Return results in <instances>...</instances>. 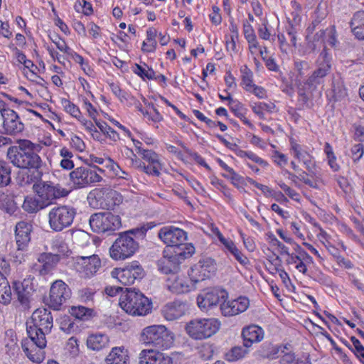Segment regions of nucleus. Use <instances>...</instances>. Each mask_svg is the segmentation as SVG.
Returning a JSON list of instances; mask_svg holds the SVG:
<instances>
[{
    "label": "nucleus",
    "instance_id": "nucleus-24",
    "mask_svg": "<svg viewBox=\"0 0 364 364\" xmlns=\"http://www.w3.org/2000/svg\"><path fill=\"white\" fill-rule=\"evenodd\" d=\"M39 264H36V269L41 275H46L50 273L60 261L58 254L43 253L38 259Z\"/></svg>",
    "mask_w": 364,
    "mask_h": 364
},
{
    "label": "nucleus",
    "instance_id": "nucleus-50",
    "mask_svg": "<svg viewBox=\"0 0 364 364\" xmlns=\"http://www.w3.org/2000/svg\"><path fill=\"white\" fill-rule=\"evenodd\" d=\"M276 246V250L280 254V255H277L274 260H278L279 262H282L283 260H284L289 262L290 255L288 252V248L283 244H282L279 241H278L276 238H274V247Z\"/></svg>",
    "mask_w": 364,
    "mask_h": 364
},
{
    "label": "nucleus",
    "instance_id": "nucleus-54",
    "mask_svg": "<svg viewBox=\"0 0 364 364\" xmlns=\"http://www.w3.org/2000/svg\"><path fill=\"white\" fill-rule=\"evenodd\" d=\"M134 73L143 79L147 78L148 80H154V78H155V72L149 67L148 69L146 70L142 66L136 64Z\"/></svg>",
    "mask_w": 364,
    "mask_h": 364
},
{
    "label": "nucleus",
    "instance_id": "nucleus-46",
    "mask_svg": "<svg viewBox=\"0 0 364 364\" xmlns=\"http://www.w3.org/2000/svg\"><path fill=\"white\" fill-rule=\"evenodd\" d=\"M23 208L28 213H36L43 208V205L41 204L38 200L32 197H26L24 199Z\"/></svg>",
    "mask_w": 364,
    "mask_h": 364
},
{
    "label": "nucleus",
    "instance_id": "nucleus-3",
    "mask_svg": "<svg viewBox=\"0 0 364 364\" xmlns=\"http://www.w3.org/2000/svg\"><path fill=\"white\" fill-rule=\"evenodd\" d=\"M127 292L119 299L120 307L132 316H144L149 313L151 303L147 297L139 291L125 289Z\"/></svg>",
    "mask_w": 364,
    "mask_h": 364
},
{
    "label": "nucleus",
    "instance_id": "nucleus-14",
    "mask_svg": "<svg viewBox=\"0 0 364 364\" xmlns=\"http://www.w3.org/2000/svg\"><path fill=\"white\" fill-rule=\"evenodd\" d=\"M70 178L77 188H84L92 183H100L103 181L96 170L89 167H77L70 173Z\"/></svg>",
    "mask_w": 364,
    "mask_h": 364
},
{
    "label": "nucleus",
    "instance_id": "nucleus-7",
    "mask_svg": "<svg viewBox=\"0 0 364 364\" xmlns=\"http://www.w3.org/2000/svg\"><path fill=\"white\" fill-rule=\"evenodd\" d=\"M75 215L76 210L73 207L55 206L48 213L49 227L55 232H60L72 225Z\"/></svg>",
    "mask_w": 364,
    "mask_h": 364
},
{
    "label": "nucleus",
    "instance_id": "nucleus-22",
    "mask_svg": "<svg viewBox=\"0 0 364 364\" xmlns=\"http://www.w3.org/2000/svg\"><path fill=\"white\" fill-rule=\"evenodd\" d=\"M226 299L220 304V310L225 316H232L245 311L249 306L250 302L246 297H239L237 299L226 301Z\"/></svg>",
    "mask_w": 364,
    "mask_h": 364
},
{
    "label": "nucleus",
    "instance_id": "nucleus-39",
    "mask_svg": "<svg viewBox=\"0 0 364 364\" xmlns=\"http://www.w3.org/2000/svg\"><path fill=\"white\" fill-rule=\"evenodd\" d=\"M245 346H235L225 354V359L229 362H235L243 358L249 352Z\"/></svg>",
    "mask_w": 364,
    "mask_h": 364
},
{
    "label": "nucleus",
    "instance_id": "nucleus-58",
    "mask_svg": "<svg viewBox=\"0 0 364 364\" xmlns=\"http://www.w3.org/2000/svg\"><path fill=\"white\" fill-rule=\"evenodd\" d=\"M70 145L78 151H83L85 149V144L83 140L77 135H73L70 138Z\"/></svg>",
    "mask_w": 364,
    "mask_h": 364
},
{
    "label": "nucleus",
    "instance_id": "nucleus-34",
    "mask_svg": "<svg viewBox=\"0 0 364 364\" xmlns=\"http://www.w3.org/2000/svg\"><path fill=\"white\" fill-rule=\"evenodd\" d=\"M109 343L107 336L102 333L91 334L87 338V346L92 350H100Z\"/></svg>",
    "mask_w": 364,
    "mask_h": 364
},
{
    "label": "nucleus",
    "instance_id": "nucleus-37",
    "mask_svg": "<svg viewBox=\"0 0 364 364\" xmlns=\"http://www.w3.org/2000/svg\"><path fill=\"white\" fill-rule=\"evenodd\" d=\"M159 352V350L152 348L141 350L138 357V364H155Z\"/></svg>",
    "mask_w": 364,
    "mask_h": 364
},
{
    "label": "nucleus",
    "instance_id": "nucleus-31",
    "mask_svg": "<svg viewBox=\"0 0 364 364\" xmlns=\"http://www.w3.org/2000/svg\"><path fill=\"white\" fill-rule=\"evenodd\" d=\"M297 173L298 174H295L287 171L288 178L290 179L295 185H297L298 181H301L312 188H319V178H311L310 174H308V172L304 170H300V172Z\"/></svg>",
    "mask_w": 364,
    "mask_h": 364
},
{
    "label": "nucleus",
    "instance_id": "nucleus-52",
    "mask_svg": "<svg viewBox=\"0 0 364 364\" xmlns=\"http://www.w3.org/2000/svg\"><path fill=\"white\" fill-rule=\"evenodd\" d=\"M106 168L109 169V171L112 173V175L113 176L119 177L120 178L129 181L128 177H126L120 174V172H122V168L117 163H115L110 158L107 159Z\"/></svg>",
    "mask_w": 364,
    "mask_h": 364
},
{
    "label": "nucleus",
    "instance_id": "nucleus-5",
    "mask_svg": "<svg viewBox=\"0 0 364 364\" xmlns=\"http://www.w3.org/2000/svg\"><path fill=\"white\" fill-rule=\"evenodd\" d=\"M186 250L171 251V249H165L164 256L157 262L158 269L162 273L170 274L178 273L179 265L185 259L188 258L195 252L193 245L186 247Z\"/></svg>",
    "mask_w": 364,
    "mask_h": 364
},
{
    "label": "nucleus",
    "instance_id": "nucleus-59",
    "mask_svg": "<svg viewBox=\"0 0 364 364\" xmlns=\"http://www.w3.org/2000/svg\"><path fill=\"white\" fill-rule=\"evenodd\" d=\"M294 67L295 70L298 73V75L302 77L306 73V71L309 70V65L308 62L305 60H296L294 62Z\"/></svg>",
    "mask_w": 364,
    "mask_h": 364
},
{
    "label": "nucleus",
    "instance_id": "nucleus-48",
    "mask_svg": "<svg viewBox=\"0 0 364 364\" xmlns=\"http://www.w3.org/2000/svg\"><path fill=\"white\" fill-rule=\"evenodd\" d=\"M95 290L91 287H85L80 289L77 292L78 299L85 304H90L93 302Z\"/></svg>",
    "mask_w": 364,
    "mask_h": 364
},
{
    "label": "nucleus",
    "instance_id": "nucleus-11",
    "mask_svg": "<svg viewBox=\"0 0 364 364\" xmlns=\"http://www.w3.org/2000/svg\"><path fill=\"white\" fill-rule=\"evenodd\" d=\"M159 237L167 245L166 249H171V251L186 250V247L192 245L184 242L187 239L186 232L178 228L173 226H166L159 232Z\"/></svg>",
    "mask_w": 364,
    "mask_h": 364
},
{
    "label": "nucleus",
    "instance_id": "nucleus-16",
    "mask_svg": "<svg viewBox=\"0 0 364 364\" xmlns=\"http://www.w3.org/2000/svg\"><path fill=\"white\" fill-rule=\"evenodd\" d=\"M5 103L0 100V112L3 119V129L7 134L15 135L24 129L19 116L11 109L4 108Z\"/></svg>",
    "mask_w": 364,
    "mask_h": 364
},
{
    "label": "nucleus",
    "instance_id": "nucleus-15",
    "mask_svg": "<svg viewBox=\"0 0 364 364\" xmlns=\"http://www.w3.org/2000/svg\"><path fill=\"white\" fill-rule=\"evenodd\" d=\"M34 191L43 200L48 201L60 197L66 196L69 191L62 188L59 184L54 185L49 181H39L33 186Z\"/></svg>",
    "mask_w": 364,
    "mask_h": 364
},
{
    "label": "nucleus",
    "instance_id": "nucleus-64",
    "mask_svg": "<svg viewBox=\"0 0 364 364\" xmlns=\"http://www.w3.org/2000/svg\"><path fill=\"white\" fill-rule=\"evenodd\" d=\"M112 92L121 101L127 100V93L122 90L121 88L116 84L112 83L110 85Z\"/></svg>",
    "mask_w": 364,
    "mask_h": 364
},
{
    "label": "nucleus",
    "instance_id": "nucleus-21",
    "mask_svg": "<svg viewBox=\"0 0 364 364\" xmlns=\"http://www.w3.org/2000/svg\"><path fill=\"white\" fill-rule=\"evenodd\" d=\"M33 230L32 224L27 221H20L15 227V240L18 250H25L31 241V233Z\"/></svg>",
    "mask_w": 364,
    "mask_h": 364
},
{
    "label": "nucleus",
    "instance_id": "nucleus-47",
    "mask_svg": "<svg viewBox=\"0 0 364 364\" xmlns=\"http://www.w3.org/2000/svg\"><path fill=\"white\" fill-rule=\"evenodd\" d=\"M61 105L65 112L69 113L73 117L80 120V118H82V114L78 107L65 98L61 100Z\"/></svg>",
    "mask_w": 364,
    "mask_h": 364
},
{
    "label": "nucleus",
    "instance_id": "nucleus-62",
    "mask_svg": "<svg viewBox=\"0 0 364 364\" xmlns=\"http://www.w3.org/2000/svg\"><path fill=\"white\" fill-rule=\"evenodd\" d=\"M274 162L281 168H284L288 164V157L284 154L274 151Z\"/></svg>",
    "mask_w": 364,
    "mask_h": 364
},
{
    "label": "nucleus",
    "instance_id": "nucleus-10",
    "mask_svg": "<svg viewBox=\"0 0 364 364\" xmlns=\"http://www.w3.org/2000/svg\"><path fill=\"white\" fill-rule=\"evenodd\" d=\"M133 231L119 235L109 248L110 257L114 260L125 259L134 254L138 243L131 236Z\"/></svg>",
    "mask_w": 364,
    "mask_h": 364
},
{
    "label": "nucleus",
    "instance_id": "nucleus-35",
    "mask_svg": "<svg viewBox=\"0 0 364 364\" xmlns=\"http://www.w3.org/2000/svg\"><path fill=\"white\" fill-rule=\"evenodd\" d=\"M11 289L6 277L0 276V303L9 304L11 301Z\"/></svg>",
    "mask_w": 364,
    "mask_h": 364
},
{
    "label": "nucleus",
    "instance_id": "nucleus-42",
    "mask_svg": "<svg viewBox=\"0 0 364 364\" xmlns=\"http://www.w3.org/2000/svg\"><path fill=\"white\" fill-rule=\"evenodd\" d=\"M243 33L245 38L249 43V49L253 52V48H257V41L255 31L248 22L243 23Z\"/></svg>",
    "mask_w": 364,
    "mask_h": 364
},
{
    "label": "nucleus",
    "instance_id": "nucleus-44",
    "mask_svg": "<svg viewBox=\"0 0 364 364\" xmlns=\"http://www.w3.org/2000/svg\"><path fill=\"white\" fill-rule=\"evenodd\" d=\"M11 181V168L4 161L0 160V188L7 186Z\"/></svg>",
    "mask_w": 364,
    "mask_h": 364
},
{
    "label": "nucleus",
    "instance_id": "nucleus-18",
    "mask_svg": "<svg viewBox=\"0 0 364 364\" xmlns=\"http://www.w3.org/2000/svg\"><path fill=\"white\" fill-rule=\"evenodd\" d=\"M101 262L99 257L93 255L87 257H77L75 269L81 277L90 278L99 270Z\"/></svg>",
    "mask_w": 364,
    "mask_h": 364
},
{
    "label": "nucleus",
    "instance_id": "nucleus-43",
    "mask_svg": "<svg viewBox=\"0 0 364 364\" xmlns=\"http://www.w3.org/2000/svg\"><path fill=\"white\" fill-rule=\"evenodd\" d=\"M60 156L63 158L60 161V166L66 170H71L74 167V162L72 160L73 154L68 148L63 147L60 151Z\"/></svg>",
    "mask_w": 364,
    "mask_h": 364
},
{
    "label": "nucleus",
    "instance_id": "nucleus-55",
    "mask_svg": "<svg viewBox=\"0 0 364 364\" xmlns=\"http://www.w3.org/2000/svg\"><path fill=\"white\" fill-rule=\"evenodd\" d=\"M350 340L353 343V347H350V349L355 353V355L360 359L364 361V347L358 339L355 337L352 336Z\"/></svg>",
    "mask_w": 364,
    "mask_h": 364
},
{
    "label": "nucleus",
    "instance_id": "nucleus-17",
    "mask_svg": "<svg viewBox=\"0 0 364 364\" xmlns=\"http://www.w3.org/2000/svg\"><path fill=\"white\" fill-rule=\"evenodd\" d=\"M71 296V290L62 280H56L50 289L47 304L54 310H59L62 304Z\"/></svg>",
    "mask_w": 364,
    "mask_h": 364
},
{
    "label": "nucleus",
    "instance_id": "nucleus-27",
    "mask_svg": "<svg viewBox=\"0 0 364 364\" xmlns=\"http://www.w3.org/2000/svg\"><path fill=\"white\" fill-rule=\"evenodd\" d=\"M243 344L245 348L252 346L254 343L261 341L264 338V332L262 328L256 325H251L244 328L242 332Z\"/></svg>",
    "mask_w": 364,
    "mask_h": 364
},
{
    "label": "nucleus",
    "instance_id": "nucleus-20",
    "mask_svg": "<svg viewBox=\"0 0 364 364\" xmlns=\"http://www.w3.org/2000/svg\"><path fill=\"white\" fill-rule=\"evenodd\" d=\"M215 269L214 259L210 257L203 258L191 267L190 276L195 282L203 281L210 277Z\"/></svg>",
    "mask_w": 364,
    "mask_h": 364
},
{
    "label": "nucleus",
    "instance_id": "nucleus-61",
    "mask_svg": "<svg viewBox=\"0 0 364 364\" xmlns=\"http://www.w3.org/2000/svg\"><path fill=\"white\" fill-rule=\"evenodd\" d=\"M259 53L262 58L266 62V66L269 70H273V58L271 56H268V50L267 47L264 46L260 48Z\"/></svg>",
    "mask_w": 364,
    "mask_h": 364
},
{
    "label": "nucleus",
    "instance_id": "nucleus-23",
    "mask_svg": "<svg viewBox=\"0 0 364 364\" xmlns=\"http://www.w3.org/2000/svg\"><path fill=\"white\" fill-rule=\"evenodd\" d=\"M290 348L291 346L289 344L274 348V359L279 358V364H311L306 360L296 359Z\"/></svg>",
    "mask_w": 364,
    "mask_h": 364
},
{
    "label": "nucleus",
    "instance_id": "nucleus-19",
    "mask_svg": "<svg viewBox=\"0 0 364 364\" xmlns=\"http://www.w3.org/2000/svg\"><path fill=\"white\" fill-rule=\"evenodd\" d=\"M228 292L224 289L213 288L199 294L197 304L200 309H208L218 304H222L228 298Z\"/></svg>",
    "mask_w": 364,
    "mask_h": 364
},
{
    "label": "nucleus",
    "instance_id": "nucleus-53",
    "mask_svg": "<svg viewBox=\"0 0 364 364\" xmlns=\"http://www.w3.org/2000/svg\"><path fill=\"white\" fill-rule=\"evenodd\" d=\"M149 107L150 110H146V112L141 110L143 115L149 120H151L154 122H161L163 119V117L157 110V109H156L153 105H149Z\"/></svg>",
    "mask_w": 364,
    "mask_h": 364
},
{
    "label": "nucleus",
    "instance_id": "nucleus-60",
    "mask_svg": "<svg viewBox=\"0 0 364 364\" xmlns=\"http://www.w3.org/2000/svg\"><path fill=\"white\" fill-rule=\"evenodd\" d=\"M10 272V264L5 256L0 254V276L6 277Z\"/></svg>",
    "mask_w": 364,
    "mask_h": 364
},
{
    "label": "nucleus",
    "instance_id": "nucleus-36",
    "mask_svg": "<svg viewBox=\"0 0 364 364\" xmlns=\"http://www.w3.org/2000/svg\"><path fill=\"white\" fill-rule=\"evenodd\" d=\"M137 153L142 156V158L149 164H153L154 172H157L159 164H161L158 154L152 150L144 149L137 147Z\"/></svg>",
    "mask_w": 364,
    "mask_h": 364
},
{
    "label": "nucleus",
    "instance_id": "nucleus-57",
    "mask_svg": "<svg viewBox=\"0 0 364 364\" xmlns=\"http://www.w3.org/2000/svg\"><path fill=\"white\" fill-rule=\"evenodd\" d=\"M153 164H149L148 165H146L144 162H140L138 168L141 169L144 173L149 174V175H153L159 176L160 175V170L161 169V164H159V166L157 167V172H154Z\"/></svg>",
    "mask_w": 364,
    "mask_h": 364
},
{
    "label": "nucleus",
    "instance_id": "nucleus-12",
    "mask_svg": "<svg viewBox=\"0 0 364 364\" xmlns=\"http://www.w3.org/2000/svg\"><path fill=\"white\" fill-rule=\"evenodd\" d=\"M89 222L92 230L97 233L114 231L121 226L120 218L109 212L95 213Z\"/></svg>",
    "mask_w": 364,
    "mask_h": 364
},
{
    "label": "nucleus",
    "instance_id": "nucleus-32",
    "mask_svg": "<svg viewBox=\"0 0 364 364\" xmlns=\"http://www.w3.org/2000/svg\"><path fill=\"white\" fill-rule=\"evenodd\" d=\"M105 360L107 364H129L128 351L123 346L112 348Z\"/></svg>",
    "mask_w": 364,
    "mask_h": 364
},
{
    "label": "nucleus",
    "instance_id": "nucleus-4",
    "mask_svg": "<svg viewBox=\"0 0 364 364\" xmlns=\"http://www.w3.org/2000/svg\"><path fill=\"white\" fill-rule=\"evenodd\" d=\"M139 341L159 349H166L173 341L172 333L163 325H153L144 328L140 333Z\"/></svg>",
    "mask_w": 364,
    "mask_h": 364
},
{
    "label": "nucleus",
    "instance_id": "nucleus-1",
    "mask_svg": "<svg viewBox=\"0 0 364 364\" xmlns=\"http://www.w3.org/2000/svg\"><path fill=\"white\" fill-rule=\"evenodd\" d=\"M53 323V316L48 309L40 308L33 313L26 328L30 341L22 342V348L31 361L40 363L43 360L41 350L46 346V335L50 332Z\"/></svg>",
    "mask_w": 364,
    "mask_h": 364
},
{
    "label": "nucleus",
    "instance_id": "nucleus-13",
    "mask_svg": "<svg viewBox=\"0 0 364 364\" xmlns=\"http://www.w3.org/2000/svg\"><path fill=\"white\" fill-rule=\"evenodd\" d=\"M318 68L307 79L305 85L314 90L318 85L323 82V78L329 73L331 68V56L324 48L317 60Z\"/></svg>",
    "mask_w": 364,
    "mask_h": 364
},
{
    "label": "nucleus",
    "instance_id": "nucleus-33",
    "mask_svg": "<svg viewBox=\"0 0 364 364\" xmlns=\"http://www.w3.org/2000/svg\"><path fill=\"white\" fill-rule=\"evenodd\" d=\"M350 24L355 38L364 41V11H356L353 15Z\"/></svg>",
    "mask_w": 364,
    "mask_h": 364
},
{
    "label": "nucleus",
    "instance_id": "nucleus-30",
    "mask_svg": "<svg viewBox=\"0 0 364 364\" xmlns=\"http://www.w3.org/2000/svg\"><path fill=\"white\" fill-rule=\"evenodd\" d=\"M297 173L298 174H295L287 171L288 178L290 179L295 185H297L298 181H301L312 188H319V178H311L310 174H308V172L304 170H300V172Z\"/></svg>",
    "mask_w": 364,
    "mask_h": 364
},
{
    "label": "nucleus",
    "instance_id": "nucleus-8",
    "mask_svg": "<svg viewBox=\"0 0 364 364\" xmlns=\"http://www.w3.org/2000/svg\"><path fill=\"white\" fill-rule=\"evenodd\" d=\"M87 200L94 208L109 210L121 201V196L117 191L110 188H96L89 193Z\"/></svg>",
    "mask_w": 364,
    "mask_h": 364
},
{
    "label": "nucleus",
    "instance_id": "nucleus-38",
    "mask_svg": "<svg viewBox=\"0 0 364 364\" xmlns=\"http://www.w3.org/2000/svg\"><path fill=\"white\" fill-rule=\"evenodd\" d=\"M112 275L124 285H131L134 283L127 265L122 269H116L112 272Z\"/></svg>",
    "mask_w": 364,
    "mask_h": 364
},
{
    "label": "nucleus",
    "instance_id": "nucleus-26",
    "mask_svg": "<svg viewBox=\"0 0 364 364\" xmlns=\"http://www.w3.org/2000/svg\"><path fill=\"white\" fill-rule=\"evenodd\" d=\"M168 289L175 294H183L189 291L190 286L184 276H180L178 273L172 274L166 279Z\"/></svg>",
    "mask_w": 364,
    "mask_h": 364
},
{
    "label": "nucleus",
    "instance_id": "nucleus-2",
    "mask_svg": "<svg viewBox=\"0 0 364 364\" xmlns=\"http://www.w3.org/2000/svg\"><path fill=\"white\" fill-rule=\"evenodd\" d=\"M43 146L28 139L18 140L17 146H10L7 150V158L15 166L23 169H35L41 168L42 160L38 153Z\"/></svg>",
    "mask_w": 364,
    "mask_h": 364
},
{
    "label": "nucleus",
    "instance_id": "nucleus-6",
    "mask_svg": "<svg viewBox=\"0 0 364 364\" xmlns=\"http://www.w3.org/2000/svg\"><path fill=\"white\" fill-rule=\"evenodd\" d=\"M220 326V322L216 318H195L186 324V331L191 338L203 340L215 334Z\"/></svg>",
    "mask_w": 364,
    "mask_h": 364
},
{
    "label": "nucleus",
    "instance_id": "nucleus-29",
    "mask_svg": "<svg viewBox=\"0 0 364 364\" xmlns=\"http://www.w3.org/2000/svg\"><path fill=\"white\" fill-rule=\"evenodd\" d=\"M14 287L20 304L24 309H28L30 298L32 294V287L29 285V281L15 282Z\"/></svg>",
    "mask_w": 364,
    "mask_h": 364
},
{
    "label": "nucleus",
    "instance_id": "nucleus-63",
    "mask_svg": "<svg viewBox=\"0 0 364 364\" xmlns=\"http://www.w3.org/2000/svg\"><path fill=\"white\" fill-rule=\"evenodd\" d=\"M273 352V346L271 342H265L261 346L259 354L264 358H269Z\"/></svg>",
    "mask_w": 364,
    "mask_h": 364
},
{
    "label": "nucleus",
    "instance_id": "nucleus-41",
    "mask_svg": "<svg viewBox=\"0 0 364 364\" xmlns=\"http://www.w3.org/2000/svg\"><path fill=\"white\" fill-rule=\"evenodd\" d=\"M71 316L80 320L89 319L93 312L91 308L85 307L83 306H72L69 310Z\"/></svg>",
    "mask_w": 364,
    "mask_h": 364
},
{
    "label": "nucleus",
    "instance_id": "nucleus-56",
    "mask_svg": "<svg viewBox=\"0 0 364 364\" xmlns=\"http://www.w3.org/2000/svg\"><path fill=\"white\" fill-rule=\"evenodd\" d=\"M351 157L354 161L360 160L364 154V146L362 144H357L352 146Z\"/></svg>",
    "mask_w": 364,
    "mask_h": 364
},
{
    "label": "nucleus",
    "instance_id": "nucleus-9",
    "mask_svg": "<svg viewBox=\"0 0 364 364\" xmlns=\"http://www.w3.org/2000/svg\"><path fill=\"white\" fill-rule=\"evenodd\" d=\"M290 152L293 157L301 164L311 178H319L316 170V162L306 146L299 144L294 138L289 139Z\"/></svg>",
    "mask_w": 364,
    "mask_h": 364
},
{
    "label": "nucleus",
    "instance_id": "nucleus-25",
    "mask_svg": "<svg viewBox=\"0 0 364 364\" xmlns=\"http://www.w3.org/2000/svg\"><path fill=\"white\" fill-rule=\"evenodd\" d=\"M292 11L287 17L291 28L287 30V35L293 46L296 45L295 27L299 26L301 21V6L296 1L291 2Z\"/></svg>",
    "mask_w": 364,
    "mask_h": 364
},
{
    "label": "nucleus",
    "instance_id": "nucleus-49",
    "mask_svg": "<svg viewBox=\"0 0 364 364\" xmlns=\"http://www.w3.org/2000/svg\"><path fill=\"white\" fill-rule=\"evenodd\" d=\"M127 267L131 272L132 277L134 281H139L144 276V272L141 266L139 264L138 262L134 261L129 264H127Z\"/></svg>",
    "mask_w": 364,
    "mask_h": 364
},
{
    "label": "nucleus",
    "instance_id": "nucleus-45",
    "mask_svg": "<svg viewBox=\"0 0 364 364\" xmlns=\"http://www.w3.org/2000/svg\"><path fill=\"white\" fill-rule=\"evenodd\" d=\"M242 73V83L241 85L247 91H252L255 84L252 82V72L246 66L244 65L241 68Z\"/></svg>",
    "mask_w": 364,
    "mask_h": 364
},
{
    "label": "nucleus",
    "instance_id": "nucleus-28",
    "mask_svg": "<svg viewBox=\"0 0 364 364\" xmlns=\"http://www.w3.org/2000/svg\"><path fill=\"white\" fill-rule=\"evenodd\" d=\"M186 311V305L183 303L179 301H174L168 303L164 306L162 314L166 320L173 321L183 316Z\"/></svg>",
    "mask_w": 364,
    "mask_h": 364
},
{
    "label": "nucleus",
    "instance_id": "nucleus-40",
    "mask_svg": "<svg viewBox=\"0 0 364 364\" xmlns=\"http://www.w3.org/2000/svg\"><path fill=\"white\" fill-rule=\"evenodd\" d=\"M0 208L5 213L12 215L16 211L17 205L11 196L3 193L0 199Z\"/></svg>",
    "mask_w": 364,
    "mask_h": 364
},
{
    "label": "nucleus",
    "instance_id": "nucleus-51",
    "mask_svg": "<svg viewBox=\"0 0 364 364\" xmlns=\"http://www.w3.org/2000/svg\"><path fill=\"white\" fill-rule=\"evenodd\" d=\"M97 126L103 132L106 134L110 139L114 141H116L119 139V136L118 133L114 131L112 127L108 126L105 122H96Z\"/></svg>",
    "mask_w": 364,
    "mask_h": 364
}]
</instances>
